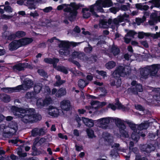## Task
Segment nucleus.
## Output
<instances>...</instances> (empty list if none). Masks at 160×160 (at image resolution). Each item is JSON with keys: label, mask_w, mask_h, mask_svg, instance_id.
<instances>
[{"label": "nucleus", "mask_w": 160, "mask_h": 160, "mask_svg": "<svg viewBox=\"0 0 160 160\" xmlns=\"http://www.w3.org/2000/svg\"><path fill=\"white\" fill-rule=\"evenodd\" d=\"M24 79L22 84L14 88H3L1 90L6 93H12L18 92L21 90H27L33 86V82L32 80V77L30 75H23L21 76V79Z\"/></svg>", "instance_id": "f257e3e1"}, {"label": "nucleus", "mask_w": 160, "mask_h": 160, "mask_svg": "<svg viewBox=\"0 0 160 160\" xmlns=\"http://www.w3.org/2000/svg\"><path fill=\"white\" fill-rule=\"evenodd\" d=\"M80 7L79 4L73 2L69 5L65 4L59 5L57 7V9L60 10L63 9L64 12H69L67 18L70 21L72 22L76 19L78 13L77 11Z\"/></svg>", "instance_id": "f03ea898"}, {"label": "nucleus", "mask_w": 160, "mask_h": 160, "mask_svg": "<svg viewBox=\"0 0 160 160\" xmlns=\"http://www.w3.org/2000/svg\"><path fill=\"white\" fill-rule=\"evenodd\" d=\"M112 4L111 0H98L94 4L90 6L89 8L92 15L96 17H98L99 16L96 12H104L103 7H109L112 6Z\"/></svg>", "instance_id": "7ed1b4c3"}, {"label": "nucleus", "mask_w": 160, "mask_h": 160, "mask_svg": "<svg viewBox=\"0 0 160 160\" xmlns=\"http://www.w3.org/2000/svg\"><path fill=\"white\" fill-rule=\"evenodd\" d=\"M35 111L33 108H29L27 110L23 109L20 117L24 122H37L41 119V116L40 115L36 114Z\"/></svg>", "instance_id": "20e7f679"}, {"label": "nucleus", "mask_w": 160, "mask_h": 160, "mask_svg": "<svg viewBox=\"0 0 160 160\" xmlns=\"http://www.w3.org/2000/svg\"><path fill=\"white\" fill-rule=\"evenodd\" d=\"M0 128L3 130V137L6 138H9L17 131L18 125L16 122L12 121L9 123L8 126H6L4 124H1L0 125Z\"/></svg>", "instance_id": "39448f33"}, {"label": "nucleus", "mask_w": 160, "mask_h": 160, "mask_svg": "<svg viewBox=\"0 0 160 160\" xmlns=\"http://www.w3.org/2000/svg\"><path fill=\"white\" fill-rule=\"evenodd\" d=\"M80 42H69L66 41H62L59 45V47L61 49L59 51V53L61 55L67 56L70 53V50L69 49L71 46L75 47L79 44Z\"/></svg>", "instance_id": "423d86ee"}, {"label": "nucleus", "mask_w": 160, "mask_h": 160, "mask_svg": "<svg viewBox=\"0 0 160 160\" xmlns=\"http://www.w3.org/2000/svg\"><path fill=\"white\" fill-rule=\"evenodd\" d=\"M130 71L129 67H123V66H120L113 72L112 76L114 78H119L120 76L124 77L128 74Z\"/></svg>", "instance_id": "0eeeda50"}, {"label": "nucleus", "mask_w": 160, "mask_h": 160, "mask_svg": "<svg viewBox=\"0 0 160 160\" xmlns=\"http://www.w3.org/2000/svg\"><path fill=\"white\" fill-rule=\"evenodd\" d=\"M71 56L72 58L74 59L77 58L79 59L84 62L88 60L89 58L83 52L74 51L72 52Z\"/></svg>", "instance_id": "6e6552de"}, {"label": "nucleus", "mask_w": 160, "mask_h": 160, "mask_svg": "<svg viewBox=\"0 0 160 160\" xmlns=\"http://www.w3.org/2000/svg\"><path fill=\"white\" fill-rule=\"evenodd\" d=\"M160 65L159 64H154L152 65L147 66L148 69L149 71L150 76L152 77L156 76L158 71L160 68Z\"/></svg>", "instance_id": "1a4fd4ad"}, {"label": "nucleus", "mask_w": 160, "mask_h": 160, "mask_svg": "<svg viewBox=\"0 0 160 160\" xmlns=\"http://www.w3.org/2000/svg\"><path fill=\"white\" fill-rule=\"evenodd\" d=\"M97 122L99 124V127L103 129H106L108 124L110 122L109 118H103L97 120Z\"/></svg>", "instance_id": "9d476101"}, {"label": "nucleus", "mask_w": 160, "mask_h": 160, "mask_svg": "<svg viewBox=\"0 0 160 160\" xmlns=\"http://www.w3.org/2000/svg\"><path fill=\"white\" fill-rule=\"evenodd\" d=\"M112 20L111 19L108 20L106 19H101L99 20V26L101 28H107L109 27V25L111 24Z\"/></svg>", "instance_id": "9b49d317"}, {"label": "nucleus", "mask_w": 160, "mask_h": 160, "mask_svg": "<svg viewBox=\"0 0 160 160\" xmlns=\"http://www.w3.org/2000/svg\"><path fill=\"white\" fill-rule=\"evenodd\" d=\"M18 40L12 41L8 45L9 49L11 51L15 50L21 47Z\"/></svg>", "instance_id": "f8f14e48"}, {"label": "nucleus", "mask_w": 160, "mask_h": 160, "mask_svg": "<svg viewBox=\"0 0 160 160\" xmlns=\"http://www.w3.org/2000/svg\"><path fill=\"white\" fill-rule=\"evenodd\" d=\"M140 77L144 79H147L149 76H150L149 71L148 69L147 66L140 70Z\"/></svg>", "instance_id": "ddd939ff"}, {"label": "nucleus", "mask_w": 160, "mask_h": 160, "mask_svg": "<svg viewBox=\"0 0 160 160\" xmlns=\"http://www.w3.org/2000/svg\"><path fill=\"white\" fill-rule=\"evenodd\" d=\"M60 106L62 109L68 111L71 108L70 102L68 100H63L60 102Z\"/></svg>", "instance_id": "4468645a"}, {"label": "nucleus", "mask_w": 160, "mask_h": 160, "mask_svg": "<svg viewBox=\"0 0 160 160\" xmlns=\"http://www.w3.org/2000/svg\"><path fill=\"white\" fill-rule=\"evenodd\" d=\"M158 21L160 22V16H158L156 13H152L150 16V20L149 21V24L151 25H153Z\"/></svg>", "instance_id": "2eb2a0df"}, {"label": "nucleus", "mask_w": 160, "mask_h": 160, "mask_svg": "<svg viewBox=\"0 0 160 160\" xmlns=\"http://www.w3.org/2000/svg\"><path fill=\"white\" fill-rule=\"evenodd\" d=\"M129 15L125 13L122 15H120L117 18H115L113 20V22L115 24L118 25L120 22H123L124 20H126L125 18H128Z\"/></svg>", "instance_id": "dca6fc26"}, {"label": "nucleus", "mask_w": 160, "mask_h": 160, "mask_svg": "<svg viewBox=\"0 0 160 160\" xmlns=\"http://www.w3.org/2000/svg\"><path fill=\"white\" fill-rule=\"evenodd\" d=\"M90 103L91 105L92 106V108H94L95 109H98L106 104V103L105 102H100L97 101L91 102Z\"/></svg>", "instance_id": "f3484780"}, {"label": "nucleus", "mask_w": 160, "mask_h": 160, "mask_svg": "<svg viewBox=\"0 0 160 160\" xmlns=\"http://www.w3.org/2000/svg\"><path fill=\"white\" fill-rule=\"evenodd\" d=\"M48 113L51 116L57 117L58 115L59 111L57 108L50 106L48 109Z\"/></svg>", "instance_id": "a211bd4d"}, {"label": "nucleus", "mask_w": 160, "mask_h": 160, "mask_svg": "<svg viewBox=\"0 0 160 160\" xmlns=\"http://www.w3.org/2000/svg\"><path fill=\"white\" fill-rule=\"evenodd\" d=\"M141 149L147 153H149L151 152L154 151V147L152 145H143L141 147Z\"/></svg>", "instance_id": "6ab92c4d"}, {"label": "nucleus", "mask_w": 160, "mask_h": 160, "mask_svg": "<svg viewBox=\"0 0 160 160\" xmlns=\"http://www.w3.org/2000/svg\"><path fill=\"white\" fill-rule=\"evenodd\" d=\"M27 64L20 63L14 66L13 67V69L15 72L20 71L24 70V68H27Z\"/></svg>", "instance_id": "aec40b11"}, {"label": "nucleus", "mask_w": 160, "mask_h": 160, "mask_svg": "<svg viewBox=\"0 0 160 160\" xmlns=\"http://www.w3.org/2000/svg\"><path fill=\"white\" fill-rule=\"evenodd\" d=\"M44 61L46 63L52 64L54 68L56 67V63H58L59 60L57 58H46L44 59Z\"/></svg>", "instance_id": "412c9836"}, {"label": "nucleus", "mask_w": 160, "mask_h": 160, "mask_svg": "<svg viewBox=\"0 0 160 160\" xmlns=\"http://www.w3.org/2000/svg\"><path fill=\"white\" fill-rule=\"evenodd\" d=\"M23 109L21 108H18L13 106L11 108V110L13 114L16 116H18L20 117L21 114L22 113Z\"/></svg>", "instance_id": "4be33fe9"}, {"label": "nucleus", "mask_w": 160, "mask_h": 160, "mask_svg": "<svg viewBox=\"0 0 160 160\" xmlns=\"http://www.w3.org/2000/svg\"><path fill=\"white\" fill-rule=\"evenodd\" d=\"M18 41L20 45H21V47H22L32 42L33 40L31 38H24L18 40Z\"/></svg>", "instance_id": "5701e85b"}, {"label": "nucleus", "mask_w": 160, "mask_h": 160, "mask_svg": "<svg viewBox=\"0 0 160 160\" xmlns=\"http://www.w3.org/2000/svg\"><path fill=\"white\" fill-rule=\"evenodd\" d=\"M89 7L88 8H84L82 9V12L83 13V17L85 18H88L90 17L91 16V12ZM92 14V13H91Z\"/></svg>", "instance_id": "b1692460"}, {"label": "nucleus", "mask_w": 160, "mask_h": 160, "mask_svg": "<svg viewBox=\"0 0 160 160\" xmlns=\"http://www.w3.org/2000/svg\"><path fill=\"white\" fill-rule=\"evenodd\" d=\"M82 120L84 124L87 127H91L94 125V122L93 120L91 119L83 118Z\"/></svg>", "instance_id": "393cba45"}, {"label": "nucleus", "mask_w": 160, "mask_h": 160, "mask_svg": "<svg viewBox=\"0 0 160 160\" xmlns=\"http://www.w3.org/2000/svg\"><path fill=\"white\" fill-rule=\"evenodd\" d=\"M149 125V122H148V121H145L139 125L138 127V129L140 130L147 129L148 128Z\"/></svg>", "instance_id": "a878e982"}, {"label": "nucleus", "mask_w": 160, "mask_h": 160, "mask_svg": "<svg viewBox=\"0 0 160 160\" xmlns=\"http://www.w3.org/2000/svg\"><path fill=\"white\" fill-rule=\"evenodd\" d=\"M115 123L117 126L119 128V129L122 128H126L123 122L121 119L117 118L115 119Z\"/></svg>", "instance_id": "bb28decb"}, {"label": "nucleus", "mask_w": 160, "mask_h": 160, "mask_svg": "<svg viewBox=\"0 0 160 160\" xmlns=\"http://www.w3.org/2000/svg\"><path fill=\"white\" fill-rule=\"evenodd\" d=\"M0 98L1 100L5 103L9 102L11 100V97L9 95L3 94L1 95Z\"/></svg>", "instance_id": "cd10ccee"}, {"label": "nucleus", "mask_w": 160, "mask_h": 160, "mask_svg": "<svg viewBox=\"0 0 160 160\" xmlns=\"http://www.w3.org/2000/svg\"><path fill=\"white\" fill-rule=\"evenodd\" d=\"M66 89L63 88H62L59 89L57 92L56 96L57 97H61L66 95Z\"/></svg>", "instance_id": "c85d7f7f"}, {"label": "nucleus", "mask_w": 160, "mask_h": 160, "mask_svg": "<svg viewBox=\"0 0 160 160\" xmlns=\"http://www.w3.org/2000/svg\"><path fill=\"white\" fill-rule=\"evenodd\" d=\"M36 97V93L34 91L28 92L25 94V98L27 99H33Z\"/></svg>", "instance_id": "c756f323"}, {"label": "nucleus", "mask_w": 160, "mask_h": 160, "mask_svg": "<svg viewBox=\"0 0 160 160\" xmlns=\"http://www.w3.org/2000/svg\"><path fill=\"white\" fill-rule=\"evenodd\" d=\"M54 68L58 71L61 72L65 74H67L68 73V68L63 66H57L56 65V67Z\"/></svg>", "instance_id": "7c9ffc66"}, {"label": "nucleus", "mask_w": 160, "mask_h": 160, "mask_svg": "<svg viewBox=\"0 0 160 160\" xmlns=\"http://www.w3.org/2000/svg\"><path fill=\"white\" fill-rule=\"evenodd\" d=\"M139 132L136 131H134L132 132L131 135V138L133 140L136 142H137L139 139Z\"/></svg>", "instance_id": "2f4dec72"}, {"label": "nucleus", "mask_w": 160, "mask_h": 160, "mask_svg": "<svg viewBox=\"0 0 160 160\" xmlns=\"http://www.w3.org/2000/svg\"><path fill=\"white\" fill-rule=\"evenodd\" d=\"M126 128H122L119 129V131L120 133L121 136L126 138H128L129 135L128 132L125 130Z\"/></svg>", "instance_id": "473e14b6"}, {"label": "nucleus", "mask_w": 160, "mask_h": 160, "mask_svg": "<svg viewBox=\"0 0 160 160\" xmlns=\"http://www.w3.org/2000/svg\"><path fill=\"white\" fill-rule=\"evenodd\" d=\"M56 78L57 80L54 84V85L55 86H59L65 82V81L61 80V77L59 75H56Z\"/></svg>", "instance_id": "72a5a7b5"}, {"label": "nucleus", "mask_w": 160, "mask_h": 160, "mask_svg": "<svg viewBox=\"0 0 160 160\" xmlns=\"http://www.w3.org/2000/svg\"><path fill=\"white\" fill-rule=\"evenodd\" d=\"M116 66V62L112 61L108 62L105 64V67L108 69H111L114 68Z\"/></svg>", "instance_id": "f704fd0d"}, {"label": "nucleus", "mask_w": 160, "mask_h": 160, "mask_svg": "<svg viewBox=\"0 0 160 160\" xmlns=\"http://www.w3.org/2000/svg\"><path fill=\"white\" fill-rule=\"evenodd\" d=\"M88 84V82L83 79H80L78 81V86L81 88H83Z\"/></svg>", "instance_id": "c9c22d12"}, {"label": "nucleus", "mask_w": 160, "mask_h": 160, "mask_svg": "<svg viewBox=\"0 0 160 160\" xmlns=\"http://www.w3.org/2000/svg\"><path fill=\"white\" fill-rule=\"evenodd\" d=\"M159 89V88L155 89L154 90H152L153 92H156V93L153 96L154 99L157 101H160V92L158 91Z\"/></svg>", "instance_id": "e433bc0d"}, {"label": "nucleus", "mask_w": 160, "mask_h": 160, "mask_svg": "<svg viewBox=\"0 0 160 160\" xmlns=\"http://www.w3.org/2000/svg\"><path fill=\"white\" fill-rule=\"evenodd\" d=\"M111 52L113 55L115 56L118 55L120 51L119 48L117 47L113 46L111 48Z\"/></svg>", "instance_id": "4c0bfd02"}, {"label": "nucleus", "mask_w": 160, "mask_h": 160, "mask_svg": "<svg viewBox=\"0 0 160 160\" xmlns=\"http://www.w3.org/2000/svg\"><path fill=\"white\" fill-rule=\"evenodd\" d=\"M125 122L128 125L130 128L133 132L137 130L136 125L128 121H125Z\"/></svg>", "instance_id": "58836bf2"}, {"label": "nucleus", "mask_w": 160, "mask_h": 160, "mask_svg": "<svg viewBox=\"0 0 160 160\" xmlns=\"http://www.w3.org/2000/svg\"><path fill=\"white\" fill-rule=\"evenodd\" d=\"M125 31L127 32L126 36H128L132 38H134V36L137 34V32L133 30H126Z\"/></svg>", "instance_id": "ea45409f"}, {"label": "nucleus", "mask_w": 160, "mask_h": 160, "mask_svg": "<svg viewBox=\"0 0 160 160\" xmlns=\"http://www.w3.org/2000/svg\"><path fill=\"white\" fill-rule=\"evenodd\" d=\"M42 87V85L41 83L35 84L34 87V92L36 93L39 92Z\"/></svg>", "instance_id": "a19ab883"}, {"label": "nucleus", "mask_w": 160, "mask_h": 160, "mask_svg": "<svg viewBox=\"0 0 160 160\" xmlns=\"http://www.w3.org/2000/svg\"><path fill=\"white\" fill-rule=\"evenodd\" d=\"M104 138L105 141L109 143H111L112 141V137L108 133H105Z\"/></svg>", "instance_id": "79ce46f5"}, {"label": "nucleus", "mask_w": 160, "mask_h": 160, "mask_svg": "<svg viewBox=\"0 0 160 160\" xmlns=\"http://www.w3.org/2000/svg\"><path fill=\"white\" fill-rule=\"evenodd\" d=\"M86 132L88 137L90 138H92L95 137L94 132L91 128H88L86 129Z\"/></svg>", "instance_id": "37998d69"}, {"label": "nucleus", "mask_w": 160, "mask_h": 160, "mask_svg": "<svg viewBox=\"0 0 160 160\" xmlns=\"http://www.w3.org/2000/svg\"><path fill=\"white\" fill-rule=\"evenodd\" d=\"M36 105L38 108H41L43 107L44 105L43 100L42 98H39L37 100Z\"/></svg>", "instance_id": "c03bdc74"}, {"label": "nucleus", "mask_w": 160, "mask_h": 160, "mask_svg": "<svg viewBox=\"0 0 160 160\" xmlns=\"http://www.w3.org/2000/svg\"><path fill=\"white\" fill-rule=\"evenodd\" d=\"M1 7H4V10L8 13H11L13 11V9L9 5H2L0 6Z\"/></svg>", "instance_id": "a18cd8bd"}, {"label": "nucleus", "mask_w": 160, "mask_h": 160, "mask_svg": "<svg viewBox=\"0 0 160 160\" xmlns=\"http://www.w3.org/2000/svg\"><path fill=\"white\" fill-rule=\"evenodd\" d=\"M130 5L129 3H127V5H122L120 7V9L124 11H127L129 9Z\"/></svg>", "instance_id": "49530a36"}, {"label": "nucleus", "mask_w": 160, "mask_h": 160, "mask_svg": "<svg viewBox=\"0 0 160 160\" xmlns=\"http://www.w3.org/2000/svg\"><path fill=\"white\" fill-rule=\"evenodd\" d=\"M16 37L20 38L25 36L26 33L22 31H19L15 33Z\"/></svg>", "instance_id": "de8ad7c7"}, {"label": "nucleus", "mask_w": 160, "mask_h": 160, "mask_svg": "<svg viewBox=\"0 0 160 160\" xmlns=\"http://www.w3.org/2000/svg\"><path fill=\"white\" fill-rule=\"evenodd\" d=\"M128 92L129 93H132L134 94H138V91L135 87L128 88Z\"/></svg>", "instance_id": "09e8293b"}, {"label": "nucleus", "mask_w": 160, "mask_h": 160, "mask_svg": "<svg viewBox=\"0 0 160 160\" xmlns=\"http://www.w3.org/2000/svg\"><path fill=\"white\" fill-rule=\"evenodd\" d=\"M146 19L145 16H143L142 18H137L136 19V22L138 25H140L141 23L145 21Z\"/></svg>", "instance_id": "8fccbe9b"}, {"label": "nucleus", "mask_w": 160, "mask_h": 160, "mask_svg": "<svg viewBox=\"0 0 160 160\" xmlns=\"http://www.w3.org/2000/svg\"><path fill=\"white\" fill-rule=\"evenodd\" d=\"M68 61L75 65L78 68H79L81 67V65L79 63L78 61L74 60L72 58H68Z\"/></svg>", "instance_id": "3c124183"}, {"label": "nucleus", "mask_w": 160, "mask_h": 160, "mask_svg": "<svg viewBox=\"0 0 160 160\" xmlns=\"http://www.w3.org/2000/svg\"><path fill=\"white\" fill-rule=\"evenodd\" d=\"M44 105H48L52 103V98L50 97L46 98L43 100Z\"/></svg>", "instance_id": "603ef678"}, {"label": "nucleus", "mask_w": 160, "mask_h": 160, "mask_svg": "<svg viewBox=\"0 0 160 160\" xmlns=\"http://www.w3.org/2000/svg\"><path fill=\"white\" fill-rule=\"evenodd\" d=\"M38 128H35L33 129L32 131V135L33 137H36L38 135Z\"/></svg>", "instance_id": "864d4df0"}, {"label": "nucleus", "mask_w": 160, "mask_h": 160, "mask_svg": "<svg viewBox=\"0 0 160 160\" xmlns=\"http://www.w3.org/2000/svg\"><path fill=\"white\" fill-rule=\"evenodd\" d=\"M150 35V34L144 33L142 32H139L138 33V37L140 38H142L144 36H149Z\"/></svg>", "instance_id": "5fc2aeb1"}, {"label": "nucleus", "mask_w": 160, "mask_h": 160, "mask_svg": "<svg viewBox=\"0 0 160 160\" xmlns=\"http://www.w3.org/2000/svg\"><path fill=\"white\" fill-rule=\"evenodd\" d=\"M88 47H86L84 48V51L86 52L90 53L92 50V48L89 44H88Z\"/></svg>", "instance_id": "6e6d98bb"}, {"label": "nucleus", "mask_w": 160, "mask_h": 160, "mask_svg": "<svg viewBox=\"0 0 160 160\" xmlns=\"http://www.w3.org/2000/svg\"><path fill=\"white\" fill-rule=\"evenodd\" d=\"M15 33H12L9 35L8 36L7 39L9 40H12L16 38Z\"/></svg>", "instance_id": "4d7b16f0"}, {"label": "nucleus", "mask_w": 160, "mask_h": 160, "mask_svg": "<svg viewBox=\"0 0 160 160\" xmlns=\"http://www.w3.org/2000/svg\"><path fill=\"white\" fill-rule=\"evenodd\" d=\"M135 88L138 91V92H142L143 91V89L142 88V86L140 84H137L135 86Z\"/></svg>", "instance_id": "13d9d810"}, {"label": "nucleus", "mask_w": 160, "mask_h": 160, "mask_svg": "<svg viewBox=\"0 0 160 160\" xmlns=\"http://www.w3.org/2000/svg\"><path fill=\"white\" fill-rule=\"evenodd\" d=\"M115 104L118 106V108L119 109L123 108V106L119 103V100L118 98L116 99V102Z\"/></svg>", "instance_id": "bf43d9fd"}, {"label": "nucleus", "mask_w": 160, "mask_h": 160, "mask_svg": "<svg viewBox=\"0 0 160 160\" xmlns=\"http://www.w3.org/2000/svg\"><path fill=\"white\" fill-rule=\"evenodd\" d=\"M97 72L99 75L102 76L103 78L107 76L106 72L103 71H98L97 70Z\"/></svg>", "instance_id": "052dcab7"}, {"label": "nucleus", "mask_w": 160, "mask_h": 160, "mask_svg": "<svg viewBox=\"0 0 160 160\" xmlns=\"http://www.w3.org/2000/svg\"><path fill=\"white\" fill-rule=\"evenodd\" d=\"M38 72L40 75L46 77L47 76V73L42 69H39Z\"/></svg>", "instance_id": "680f3d73"}, {"label": "nucleus", "mask_w": 160, "mask_h": 160, "mask_svg": "<svg viewBox=\"0 0 160 160\" xmlns=\"http://www.w3.org/2000/svg\"><path fill=\"white\" fill-rule=\"evenodd\" d=\"M34 2L33 0H28L26 1L24 5L28 6H30L34 4Z\"/></svg>", "instance_id": "e2e57ef3"}, {"label": "nucleus", "mask_w": 160, "mask_h": 160, "mask_svg": "<svg viewBox=\"0 0 160 160\" xmlns=\"http://www.w3.org/2000/svg\"><path fill=\"white\" fill-rule=\"evenodd\" d=\"M152 2L156 7H159L160 6V0H153Z\"/></svg>", "instance_id": "0e129e2a"}, {"label": "nucleus", "mask_w": 160, "mask_h": 160, "mask_svg": "<svg viewBox=\"0 0 160 160\" xmlns=\"http://www.w3.org/2000/svg\"><path fill=\"white\" fill-rule=\"evenodd\" d=\"M20 142V143H22V141L19 139H12L10 140H9V142H11L12 143H14L15 144H17V143L18 142Z\"/></svg>", "instance_id": "69168bd1"}, {"label": "nucleus", "mask_w": 160, "mask_h": 160, "mask_svg": "<svg viewBox=\"0 0 160 160\" xmlns=\"http://www.w3.org/2000/svg\"><path fill=\"white\" fill-rule=\"evenodd\" d=\"M88 60L87 61H92V62H96L97 60V57L96 56L91 55L90 57L88 58Z\"/></svg>", "instance_id": "338daca9"}, {"label": "nucleus", "mask_w": 160, "mask_h": 160, "mask_svg": "<svg viewBox=\"0 0 160 160\" xmlns=\"http://www.w3.org/2000/svg\"><path fill=\"white\" fill-rule=\"evenodd\" d=\"M30 16L33 18H35L38 16L39 14L37 12L35 11L34 12H31L30 14Z\"/></svg>", "instance_id": "774afa93"}]
</instances>
